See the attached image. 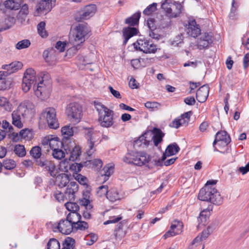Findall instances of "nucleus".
I'll use <instances>...</instances> for the list:
<instances>
[{
	"label": "nucleus",
	"mask_w": 249,
	"mask_h": 249,
	"mask_svg": "<svg viewBox=\"0 0 249 249\" xmlns=\"http://www.w3.org/2000/svg\"><path fill=\"white\" fill-rule=\"evenodd\" d=\"M35 112V106L32 102H23L12 113V123L14 126L21 128L23 127L24 120L32 117Z\"/></svg>",
	"instance_id": "1"
},
{
	"label": "nucleus",
	"mask_w": 249,
	"mask_h": 249,
	"mask_svg": "<svg viewBox=\"0 0 249 249\" xmlns=\"http://www.w3.org/2000/svg\"><path fill=\"white\" fill-rule=\"evenodd\" d=\"M90 30L86 23L78 24L74 29L72 35L70 37V41L73 45V49L78 50L80 45L88 37Z\"/></svg>",
	"instance_id": "2"
},
{
	"label": "nucleus",
	"mask_w": 249,
	"mask_h": 249,
	"mask_svg": "<svg viewBox=\"0 0 249 249\" xmlns=\"http://www.w3.org/2000/svg\"><path fill=\"white\" fill-rule=\"evenodd\" d=\"M94 105L98 113V121L100 125L104 127L111 126L114 124L113 111L98 102H94Z\"/></svg>",
	"instance_id": "3"
},
{
	"label": "nucleus",
	"mask_w": 249,
	"mask_h": 249,
	"mask_svg": "<svg viewBox=\"0 0 249 249\" xmlns=\"http://www.w3.org/2000/svg\"><path fill=\"white\" fill-rule=\"evenodd\" d=\"M199 200L210 202L217 205L222 202V197L217 190L213 186H205L199 191L198 195Z\"/></svg>",
	"instance_id": "4"
},
{
	"label": "nucleus",
	"mask_w": 249,
	"mask_h": 249,
	"mask_svg": "<svg viewBox=\"0 0 249 249\" xmlns=\"http://www.w3.org/2000/svg\"><path fill=\"white\" fill-rule=\"evenodd\" d=\"M150 160L149 155L145 152L133 151L128 153L124 158V162L140 166L145 165Z\"/></svg>",
	"instance_id": "5"
},
{
	"label": "nucleus",
	"mask_w": 249,
	"mask_h": 249,
	"mask_svg": "<svg viewBox=\"0 0 249 249\" xmlns=\"http://www.w3.org/2000/svg\"><path fill=\"white\" fill-rule=\"evenodd\" d=\"M84 133L87 141V153L90 156L95 151V146L96 145V143H99L100 133L94 131L92 128H86Z\"/></svg>",
	"instance_id": "6"
},
{
	"label": "nucleus",
	"mask_w": 249,
	"mask_h": 249,
	"mask_svg": "<svg viewBox=\"0 0 249 249\" xmlns=\"http://www.w3.org/2000/svg\"><path fill=\"white\" fill-rule=\"evenodd\" d=\"M40 80L39 77L36 75V72L32 68L26 70L22 79V88L25 92L28 91L32 86L35 87Z\"/></svg>",
	"instance_id": "7"
},
{
	"label": "nucleus",
	"mask_w": 249,
	"mask_h": 249,
	"mask_svg": "<svg viewBox=\"0 0 249 249\" xmlns=\"http://www.w3.org/2000/svg\"><path fill=\"white\" fill-rule=\"evenodd\" d=\"M66 113L70 121L77 124L80 122L83 116L82 107L76 102L70 103L67 107Z\"/></svg>",
	"instance_id": "8"
},
{
	"label": "nucleus",
	"mask_w": 249,
	"mask_h": 249,
	"mask_svg": "<svg viewBox=\"0 0 249 249\" xmlns=\"http://www.w3.org/2000/svg\"><path fill=\"white\" fill-rule=\"evenodd\" d=\"M134 48L145 53H155L157 47L151 40L146 38H140L133 43Z\"/></svg>",
	"instance_id": "9"
},
{
	"label": "nucleus",
	"mask_w": 249,
	"mask_h": 249,
	"mask_svg": "<svg viewBox=\"0 0 249 249\" xmlns=\"http://www.w3.org/2000/svg\"><path fill=\"white\" fill-rule=\"evenodd\" d=\"M66 143V141L61 142L57 137H53V135H49L44 137L41 142L44 148L50 147V149L53 151L54 149H57L59 147L63 148L66 153H68Z\"/></svg>",
	"instance_id": "10"
},
{
	"label": "nucleus",
	"mask_w": 249,
	"mask_h": 249,
	"mask_svg": "<svg viewBox=\"0 0 249 249\" xmlns=\"http://www.w3.org/2000/svg\"><path fill=\"white\" fill-rule=\"evenodd\" d=\"M41 119H45L51 128L56 129L59 127V124L56 118V111L53 107H48L41 113Z\"/></svg>",
	"instance_id": "11"
},
{
	"label": "nucleus",
	"mask_w": 249,
	"mask_h": 249,
	"mask_svg": "<svg viewBox=\"0 0 249 249\" xmlns=\"http://www.w3.org/2000/svg\"><path fill=\"white\" fill-rule=\"evenodd\" d=\"M182 5L180 3L172 4L167 0H165L161 4V8L166 13V16L169 18H175L181 12Z\"/></svg>",
	"instance_id": "12"
},
{
	"label": "nucleus",
	"mask_w": 249,
	"mask_h": 249,
	"mask_svg": "<svg viewBox=\"0 0 249 249\" xmlns=\"http://www.w3.org/2000/svg\"><path fill=\"white\" fill-rule=\"evenodd\" d=\"M37 165L42 168L44 171H47L50 176L55 177L57 174L56 166L53 161L44 158L43 156L36 160Z\"/></svg>",
	"instance_id": "13"
},
{
	"label": "nucleus",
	"mask_w": 249,
	"mask_h": 249,
	"mask_svg": "<svg viewBox=\"0 0 249 249\" xmlns=\"http://www.w3.org/2000/svg\"><path fill=\"white\" fill-rule=\"evenodd\" d=\"M37 84L33 89L36 95L41 100L48 98L50 95L49 89L44 84L43 81L39 80Z\"/></svg>",
	"instance_id": "14"
},
{
	"label": "nucleus",
	"mask_w": 249,
	"mask_h": 249,
	"mask_svg": "<svg viewBox=\"0 0 249 249\" xmlns=\"http://www.w3.org/2000/svg\"><path fill=\"white\" fill-rule=\"evenodd\" d=\"M54 231H58L64 234H69L73 231V225L66 219H61L57 224L53 227Z\"/></svg>",
	"instance_id": "15"
},
{
	"label": "nucleus",
	"mask_w": 249,
	"mask_h": 249,
	"mask_svg": "<svg viewBox=\"0 0 249 249\" xmlns=\"http://www.w3.org/2000/svg\"><path fill=\"white\" fill-rule=\"evenodd\" d=\"M215 228L216 224L215 223L211 224L206 229L204 230L200 234H199L193 240L191 244L188 247L189 249H192L193 245L197 244L201 241L206 240L214 231Z\"/></svg>",
	"instance_id": "16"
},
{
	"label": "nucleus",
	"mask_w": 249,
	"mask_h": 249,
	"mask_svg": "<svg viewBox=\"0 0 249 249\" xmlns=\"http://www.w3.org/2000/svg\"><path fill=\"white\" fill-rule=\"evenodd\" d=\"M96 11V7L95 5H87L79 12V17H77L76 19L79 21L88 19L94 15Z\"/></svg>",
	"instance_id": "17"
},
{
	"label": "nucleus",
	"mask_w": 249,
	"mask_h": 249,
	"mask_svg": "<svg viewBox=\"0 0 249 249\" xmlns=\"http://www.w3.org/2000/svg\"><path fill=\"white\" fill-rule=\"evenodd\" d=\"M231 141L229 135L226 131H219L215 135V139L213 142V147L217 143L222 146H227Z\"/></svg>",
	"instance_id": "18"
},
{
	"label": "nucleus",
	"mask_w": 249,
	"mask_h": 249,
	"mask_svg": "<svg viewBox=\"0 0 249 249\" xmlns=\"http://www.w3.org/2000/svg\"><path fill=\"white\" fill-rule=\"evenodd\" d=\"M182 228L183 224L181 222L174 220L171 225L170 230L163 235V237L166 239L169 237L178 234L182 232Z\"/></svg>",
	"instance_id": "19"
},
{
	"label": "nucleus",
	"mask_w": 249,
	"mask_h": 249,
	"mask_svg": "<svg viewBox=\"0 0 249 249\" xmlns=\"http://www.w3.org/2000/svg\"><path fill=\"white\" fill-rule=\"evenodd\" d=\"M78 190V184L74 181L70 182L65 191V197L66 200L71 201L74 200L75 194Z\"/></svg>",
	"instance_id": "20"
},
{
	"label": "nucleus",
	"mask_w": 249,
	"mask_h": 249,
	"mask_svg": "<svg viewBox=\"0 0 249 249\" xmlns=\"http://www.w3.org/2000/svg\"><path fill=\"white\" fill-rule=\"evenodd\" d=\"M212 42V36L208 33H204L201 34L200 38L197 40L198 46L200 49L209 47Z\"/></svg>",
	"instance_id": "21"
},
{
	"label": "nucleus",
	"mask_w": 249,
	"mask_h": 249,
	"mask_svg": "<svg viewBox=\"0 0 249 249\" xmlns=\"http://www.w3.org/2000/svg\"><path fill=\"white\" fill-rule=\"evenodd\" d=\"M201 30L198 24H196L195 20H190L188 22L187 33L189 36L196 37L200 35Z\"/></svg>",
	"instance_id": "22"
},
{
	"label": "nucleus",
	"mask_w": 249,
	"mask_h": 249,
	"mask_svg": "<svg viewBox=\"0 0 249 249\" xmlns=\"http://www.w3.org/2000/svg\"><path fill=\"white\" fill-rule=\"evenodd\" d=\"M209 92L208 85H204L199 88L196 93L197 100L200 103H203L207 100Z\"/></svg>",
	"instance_id": "23"
},
{
	"label": "nucleus",
	"mask_w": 249,
	"mask_h": 249,
	"mask_svg": "<svg viewBox=\"0 0 249 249\" xmlns=\"http://www.w3.org/2000/svg\"><path fill=\"white\" fill-rule=\"evenodd\" d=\"M213 210V205L209 204L207 208L204 209L200 213L197 218L199 224L205 225L211 214V212Z\"/></svg>",
	"instance_id": "24"
},
{
	"label": "nucleus",
	"mask_w": 249,
	"mask_h": 249,
	"mask_svg": "<svg viewBox=\"0 0 249 249\" xmlns=\"http://www.w3.org/2000/svg\"><path fill=\"white\" fill-rule=\"evenodd\" d=\"M23 65L21 62L14 61L9 64L3 65L1 68L9 72V74L16 72L22 68Z\"/></svg>",
	"instance_id": "25"
},
{
	"label": "nucleus",
	"mask_w": 249,
	"mask_h": 249,
	"mask_svg": "<svg viewBox=\"0 0 249 249\" xmlns=\"http://www.w3.org/2000/svg\"><path fill=\"white\" fill-rule=\"evenodd\" d=\"M180 150L179 146L176 143H174L169 144L166 148L165 153H163L161 160H164L166 157L171 156L176 154Z\"/></svg>",
	"instance_id": "26"
},
{
	"label": "nucleus",
	"mask_w": 249,
	"mask_h": 249,
	"mask_svg": "<svg viewBox=\"0 0 249 249\" xmlns=\"http://www.w3.org/2000/svg\"><path fill=\"white\" fill-rule=\"evenodd\" d=\"M138 33V30L135 27H126L123 30V36L124 38V44H125L129 38L136 36Z\"/></svg>",
	"instance_id": "27"
},
{
	"label": "nucleus",
	"mask_w": 249,
	"mask_h": 249,
	"mask_svg": "<svg viewBox=\"0 0 249 249\" xmlns=\"http://www.w3.org/2000/svg\"><path fill=\"white\" fill-rule=\"evenodd\" d=\"M66 148H67V154H70V160L72 161H74L79 158L81 155V150L79 146L75 145L72 149L68 147L66 145Z\"/></svg>",
	"instance_id": "28"
},
{
	"label": "nucleus",
	"mask_w": 249,
	"mask_h": 249,
	"mask_svg": "<svg viewBox=\"0 0 249 249\" xmlns=\"http://www.w3.org/2000/svg\"><path fill=\"white\" fill-rule=\"evenodd\" d=\"M51 4H47L43 1L41 0L39 1L36 6V12L39 14L47 13L52 9Z\"/></svg>",
	"instance_id": "29"
},
{
	"label": "nucleus",
	"mask_w": 249,
	"mask_h": 249,
	"mask_svg": "<svg viewBox=\"0 0 249 249\" xmlns=\"http://www.w3.org/2000/svg\"><path fill=\"white\" fill-rule=\"evenodd\" d=\"M56 181L58 186L60 188L68 186V185L70 183L69 175L65 173L61 174L57 176Z\"/></svg>",
	"instance_id": "30"
},
{
	"label": "nucleus",
	"mask_w": 249,
	"mask_h": 249,
	"mask_svg": "<svg viewBox=\"0 0 249 249\" xmlns=\"http://www.w3.org/2000/svg\"><path fill=\"white\" fill-rule=\"evenodd\" d=\"M21 0H7L4 1V5L10 10H18L20 7Z\"/></svg>",
	"instance_id": "31"
},
{
	"label": "nucleus",
	"mask_w": 249,
	"mask_h": 249,
	"mask_svg": "<svg viewBox=\"0 0 249 249\" xmlns=\"http://www.w3.org/2000/svg\"><path fill=\"white\" fill-rule=\"evenodd\" d=\"M76 129V127H72L70 124L66 125L62 127L61 133L64 136V138L66 139V142L69 140L67 139L68 138L73 136Z\"/></svg>",
	"instance_id": "32"
},
{
	"label": "nucleus",
	"mask_w": 249,
	"mask_h": 249,
	"mask_svg": "<svg viewBox=\"0 0 249 249\" xmlns=\"http://www.w3.org/2000/svg\"><path fill=\"white\" fill-rule=\"evenodd\" d=\"M154 136L153 137V140L154 145L157 146L158 144L162 141V138L164 136V134L161 130L157 128H154L153 129Z\"/></svg>",
	"instance_id": "33"
},
{
	"label": "nucleus",
	"mask_w": 249,
	"mask_h": 249,
	"mask_svg": "<svg viewBox=\"0 0 249 249\" xmlns=\"http://www.w3.org/2000/svg\"><path fill=\"white\" fill-rule=\"evenodd\" d=\"M141 13L138 11L130 17L125 19V23L130 26H135L138 24L139 19L141 17Z\"/></svg>",
	"instance_id": "34"
},
{
	"label": "nucleus",
	"mask_w": 249,
	"mask_h": 249,
	"mask_svg": "<svg viewBox=\"0 0 249 249\" xmlns=\"http://www.w3.org/2000/svg\"><path fill=\"white\" fill-rule=\"evenodd\" d=\"M126 222L122 221L120 222L117 225V227L114 230V235L117 238L118 236L124 237L126 233L124 231V228L127 227Z\"/></svg>",
	"instance_id": "35"
},
{
	"label": "nucleus",
	"mask_w": 249,
	"mask_h": 249,
	"mask_svg": "<svg viewBox=\"0 0 249 249\" xmlns=\"http://www.w3.org/2000/svg\"><path fill=\"white\" fill-rule=\"evenodd\" d=\"M107 197L109 201L114 202L120 200L122 198V195L119 194L116 189L113 188L109 191Z\"/></svg>",
	"instance_id": "36"
},
{
	"label": "nucleus",
	"mask_w": 249,
	"mask_h": 249,
	"mask_svg": "<svg viewBox=\"0 0 249 249\" xmlns=\"http://www.w3.org/2000/svg\"><path fill=\"white\" fill-rule=\"evenodd\" d=\"M81 218V215L76 212L70 213L66 217V219L68 220L72 225H75Z\"/></svg>",
	"instance_id": "37"
},
{
	"label": "nucleus",
	"mask_w": 249,
	"mask_h": 249,
	"mask_svg": "<svg viewBox=\"0 0 249 249\" xmlns=\"http://www.w3.org/2000/svg\"><path fill=\"white\" fill-rule=\"evenodd\" d=\"M28 6L27 4H25L21 7L18 14L17 15V18L20 20L22 22L25 20V18L28 14Z\"/></svg>",
	"instance_id": "38"
},
{
	"label": "nucleus",
	"mask_w": 249,
	"mask_h": 249,
	"mask_svg": "<svg viewBox=\"0 0 249 249\" xmlns=\"http://www.w3.org/2000/svg\"><path fill=\"white\" fill-rule=\"evenodd\" d=\"M14 152L19 157H23L26 154L24 146L21 144H16L14 147Z\"/></svg>",
	"instance_id": "39"
},
{
	"label": "nucleus",
	"mask_w": 249,
	"mask_h": 249,
	"mask_svg": "<svg viewBox=\"0 0 249 249\" xmlns=\"http://www.w3.org/2000/svg\"><path fill=\"white\" fill-rule=\"evenodd\" d=\"M54 51L53 49H50L44 51L43 56L46 62H50L55 59Z\"/></svg>",
	"instance_id": "40"
},
{
	"label": "nucleus",
	"mask_w": 249,
	"mask_h": 249,
	"mask_svg": "<svg viewBox=\"0 0 249 249\" xmlns=\"http://www.w3.org/2000/svg\"><path fill=\"white\" fill-rule=\"evenodd\" d=\"M148 141L146 140V137L144 135H142L134 142L133 146L134 148L139 147L142 145L146 146L148 144Z\"/></svg>",
	"instance_id": "41"
},
{
	"label": "nucleus",
	"mask_w": 249,
	"mask_h": 249,
	"mask_svg": "<svg viewBox=\"0 0 249 249\" xmlns=\"http://www.w3.org/2000/svg\"><path fill=\"white\" fill-rule=\"evenodd\" d=\"M31 155L36 160L41 158V149L39 146H34L30 151Z\"/></svg>",
	"instance_id": "42"
},
{
	"label": "nucleus",
	"mask_w": 249,
	"mask_h": 249,
	"mask_svg": "<svg viewBox=\"0 0 249 249\" xmlns=\"http://www.w3.org/2000/svg\"><path fill=\"white\" fill-rule=\"evenodd\" d=\"M144 106L150 111H153L159 109L161 105L156 102L148 101L144 104Z\"/></svg>",
	"instance_id": "43"
},
{
	"label": "nucleus",
	"mask_w": 249,
	"mask_h": 249,
	"mask_svg": "<svg viewBox=\"0 0 249 249\" xmlns=\"http://www.w3.org/2000/svg\"><path fill=\"white\" fill-rule=\"evenodd\" d=\"M63 148L59 147L57 149H54L52 152V155L54 159L60 160L65 157V152L62 149Z\"/></svg>",
	"instance_id": "44"
},
{
	"label": "nucleus",
	"mask_w": 249,
	"mask_h": 249,
	"mask_svg": "<svg viewBox=\"0 0 249 249\" xmlns=\"http://www.w3.org/2000/svg\"><path fill=\"white\" fill-rule=\"evenodd\" d=\"M45 25L46 24L43 21L40 22L37 25L38 33L42 37H46L48 36L45 30Z\"/></svg>",
	"instance_id": "45"
},
{
	"label": "nucleus",
	"mask_w": 249,
	"mask_h": 249,
	"mask_svg": "<svg viewBox=\"0 0 249 249\" xmlns=\"http://www.w3.org/2000/svg\"><path fill=\"white\" fill-rule=\"evenodd\" d=\"M89 228V225L88 223L80 221V220L75 225H73V230L77 231H84Z\"/></svg>",
	"instance_id": "46"
},
{
	"label": "nucleus",
	"mask_w": 249,
	"mask_h": 249,
	"mask_svg": "<svg viewBox=\"0 0 249 249\" xmlns=\"http://www.w3.org/2000/svg\"><path fill=\"white\" fill-rule=\"evenodd\" d=\"M2 165L6 169L12 170L16 166V163L13 160L6 159L3 161Z\"/></svg>",
	"instance_id": "47"
},
{
	"label": "nucleus",
	"mask_w": 249,
	"mask_h": 249,
	"mask_svg": "<svg viewBox=\"0 0 249 249\" xmlns=\"http://www.w3.org/2000/svg\"><path fill=\"white\" fill-rule=\"evenodd\" d=\"M65 206L66 208L70 211V213L75 212H77L79 209V207L78 204L75 202H67L65 203Z\"/></svg>",
	"instance_id": "48"
},
{
	"label": "nucleus",
	"mask_w": 249,
	"mask_h": 249,
	"mask_svg": "<svg viewBox=\"0 0 249 249\" xmlns=\"http://www.w3.org/2000/svg\"><path fill=\"white\" fill-rule=\"evenodd\" d=\"M60 246L59 242L55 239H51L47 244L48 249H60Z\"/></svg>",
	"instance_id": "49"
},
{
	"label": "nucleus",
	"mask_w": 249,
	"mask_h": 249,
	"mask_svg": "<svg viewBox=\"0 0 249 249\" xmlns=\"http://www.w3.org/2000/svg\"><path fill=\"white\" fill-rule=\"evenodd\" d=\"M157 3H153L148 6L143 11V14L145 15H150L154 12L157 10Z\"/></svg>",
	"instance_id": "50"
},
{
	"label": "nucleus",
	"mask_w": 249,
	"mask_h": 249,
	"mask_svg": "<svg viewBox=\"0 0 249 249\" xmlns=\"http://www.w3.org/2000/svg\"><path fill=\"white\" fill-rule=\"evenodd\" d=\"M30 44V41L28 39H24L18 42L16 45V48L18 50H21L28 48Z\"/></svg>",
	"instance_id": "51"
},
{
	"label": "nucleus",
	"mask_w": 249,
	"mask_h": 249,
	"mask_svg": "<svg viewBox=\"0 0 249 249\" xmlns=\"http://www.w3.org/2000/svg\"><path fill=\"white\" fill-rule=\"evenodd\" d=\"M109 191H108V187L107 185H102L98 187L97 191V194L99 196L102 197L104 196H107Z\"/></svg>",
	"instance_id": "52"
},
{
	"label": "nucleus",
	"mask_w": 249,
	"mask_h": 249,
	"mask_svg": "<svg viewBox=\"0 0 249 249\" xmlns=\"http://www.w3.org/2000/svg\"><path fill=\"white\" fill-rule=\"evenodd\" d=\"M75 241L71 238L68 237L65 239L64 243V247L65 249H73Z\"/></svg>",
	"instance_id": "53"
},
{
	"label": "nucleus",
	"mask_w": 249,
	"mask_h": 249,
	"mask_svg": "<svg viewBox=\"0 0 249 249\" xmlns=\"http://www.w3.org/2000/svg\"><path fill=\"white\" fill-rule=\"evenodd\" d=\"M86 238V240L88 241L87 244L91 245L97 241L98 237L97 235L95 234L90 233L87 235Z\"/></svg>",
	"instance_id": "54"
},
{
	"label": "nucleus",
	"mask_w": 249,
	"mask_h": 249,
	"mask_svg": "<svg viewBox=\"0 0 249 249\" xmlns=\"http://www.w3.org/2000/svg\"><path fill=\"white\" fill-rule=\"evenodd\" d=\"M80 204L81 206L85 207L86 210H91L92 206L90 203V201L86 198H83L80 200Z\"/></svg>",
	"instance_id": "55"
},
{
	"label": "nucleus",
	"mask_w": 249,
	"mask_h": 249,
	"mask_svg": "<svg viewBox=\"0 0 249 249\" xmlns=\"http://www.w3.org/2000/svg\"><path fill=\"white\" fill-rule=\"evenodd\" d=\"M11 81L5 79L0 81V90H5L10 88Z\"/></svg>",
	"instance_id": "56"
},
{
	"label": "nucleus",
	"mask_w": 249,
	"mask_h": 249,
	"mask_svg": "<svg viewBox=\"0 0 249 249\" xmlns=\"http://www.w3.org/2000/svg\"><path fill=\"white\" fill-rule=\"evenodd\" d=\"M103 170L104 171V175L105 176V178H107L106 179H107L110 176V175L113 173V168L112 166H106L104 168Z\"/></svg>",
	"instance_id": "57"
},
{
	"label": "nucleus",
	"mask_w": 249,
	"mask_h": 249,
	"mask_svg": "<svg viewBox=\"0 0 249 249\" xmlns=\"http://www.w3.org/2000/svg\"><path fill=\"white\" fill-rule=\"evenodd\" d=\"M121 219H122V217L119 216H117V217H116V216L110 217L109 219L108 220L104 222V224L107 225V224H111V223H115L118 222Z\"/></svg>",
	"instance_id": "58"
},
{
	"label": "nucleus",
	"mask_w": 249,
	"mask_h": 249,
	"mask_svg": "<svg viewBox=\"0 0 249 249\" xmlns=\"http://www.w3.org/2000/svg\"><path fill=\"white\" fill-rule=\"evenodd\" d=\"M54 196L56 199L57 200V201L59 202L64 201L65 199V193L63 194L61 192L58 191H57L55 193Z\"/></svg>",
	"instance_id": "59"
},
{
	"label": "nucleus",
	"mask_w": 249,
	"mask_h": 249,
	"mask_svg": "<svg viewBox=\"0 0 249 249\" xmlns=\"http://www.w3.org/2000/svg\"><path fill=\"white\" fill-rule=\"evenodd\" d=\"M65 46L66 43L65 42L59 41L56 43L55 48L60 52H62L64 51Z\"/></svg>",
	"instance_id": "60"
},
{
	"label": "nucleus",
	"mask_w": 249,
	"mask_h": 249,
	"mask_svg": "<svg viewBox=\"0 0 249 249\" xmlns=\"http://www.w3.org/2000/svg\"><path fill=\"white\" fill-rule=\"evenodd\" d=\"M184 102L188 105L192 106L195 105L196 100L194 97L190 96L186 97L184 100Z\"/></svg>",
	"instance_id": "61"
},
{
	"label": "nucleus",
	"mask_w": 249,
	"mask_h": 249,
	"mask_svg": "<svg viewBox=\"0 0 249 249\" xmlns=\"http://www.w3.org/2000/svg\"><path fill=\"white\" fill-rule=\"evenodd\" d=\"M170 126L175 128H179L181 125L178 118L174 119L170 124Z\"/></svg>",
	"instance_id": "62"
},
{
	"label": "nucleus",
	"mask_w": 249,
	"mask_h": 249,
	"mask_svg": "<svg viewBox=\"0 0 249 249\" xmlns=\"http://www.w3.org/2000/svg\"><path fill=\"white\" fill-rule=\"evenodd\" d=\"M75 178L81 184H84L86 182V177L83 176L81 174H77L75 177Z\"/></svg>",
	"instance_id": "63"
},
{
	"label": "nucleus",
	"mask_w": 249,
	"mask_h": 249,
	"mask_svg": "<svg viewBox=\"0 0 249 249\" xmlns=\"http://www.w3.org/2000/svg\"><path fill=\"white\" fill-rule=\"evenodd\" d=\"M239 171L244 175L249 172V162L244 167L242 166L239 168Z\"/></svg>",
	"instance_id": "64"
}]
</instances>
